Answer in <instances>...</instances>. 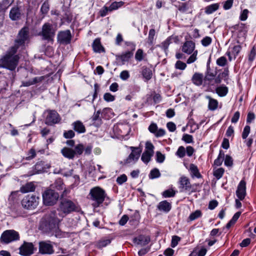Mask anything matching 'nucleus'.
Returning <instances> with one entry per match:
<instances>
[{
  "label": "nucleus",
  "mask_w": 256,
  "mask_h": 256,
  "mask_svg": "<svg viewBox=\"0 0 256 256\" xmlns=\"http://www.w3.org/2000/svg\"><path fill=\"white\" fill-rule=\"evenodd\" d=\"M92 47L93 50L95 52L101 53L105 52L104 48L102 46L100 38H96L94 40Z\"/></svg>",
  "instance_id": "26"
},
{
  "label": "nucleus",
  "mask_w": 256,
  "mask_h": 256,
  "mask_svg": "<svg viewBox=\"0 0 256 256\" xmlns=\"http://www.w3.org/2000/svg\"><path fill=\"white\" fill-rule=\"evenodd\" d=\"M10 4V0H2L0 2V12L6 11Z\"/></svg>",
  "instance_id": "50"
},
{
  "label": "nucleus",
  "mask_w": 256,
  "mask_h": 256,
  "mask_svg": "<svg viewBox=\"0 0 256 256\" xmlns=\"http://www.w3.org/2000/svg\"><path fill=\"white\" fill-rule=\"evenodd\" d=\"M196 44L192 40H186L181 46L182 51L187 54H192L195 50Z\"/></svg>",
  "instance_id": "19"
},
{
  "label": "nucleus",
  "mask_w": 256,
  "mask_h": 256,
  "mask_svg": "<svg viewBox=\"0 0 256 256\" xmlns=\"http://www.w3.org/2000/svg\"><path fill=\"white\" fill-rule=\"evenodd\" d=\"M40 198L34 194L25 196L22 200V206L28 210L35 208L38 205Z\"/></svg>",
  "instance_id": "8"
},
{
  "label": "nucleus",
  "mask_w": 256,
  "mask_h": 256,
  "mask_svg": "<svg viewBox=\"0 0 256 256\" xmlns=\"http://www.w3.org/2000/svg\"><path fill=\"white\" fill-rule=\"evenodd\" d=\"M29 30L28 27H24L19 32L15 42L22 46H24L26 42L29 39Z\"/></svg>",
  "instance_id": "12"
},
{
  "label": "nucleus",
  "mask_w": 256,
  "mask_h": 256,
  "mask_svg": "<svg viewBox=\"0 0 256 256\" xmlns=\"http://www.w3.org/2000/svg\"><path fill=\"white\" fill-rule=\"evenodd\" d=\"M59 194L52 190H47L42 194L43 202L46 206H53L58 200Z\"/></svg>",
  "instance_id": "7"
},
{
  "label": "nucleus",
  "mask_w": 256,
  "mask_h": 256,
  "mask_svg": "<svg viewBox=\"0 0 256 256\" xmlns=\"http://www.w3.org/2000/svg\"><path fill=\"white\" fill-rule=\"evenodd\" d=\"M124 4L123 2H112L109 7L110 12H112L113 10H115L122 7Z\"/></svg>",
  "instance_id": "45"
},
{
  "label": "nucleus",
  "mask_w": 256,
  "mask_h": 256,
  "mask_svg": "<svg viewBox=\"0 0 256 256\" xmlns=\"http://www.w3.org/2000/svg\"><path fill=\"white\" fill-rule=\"evenodd\" d=\"M216 72L214 73L210 70V66L207 67V70L204 77V83L211 86H214L216 83Z\"/></svg>",
  "instance_id": "17"
},
{
  "label": "nucleus",
  "mask_w": 256,
  "mask_h": 256,
  "mask_svg": "<svg viewBox=\"0 0 256 256\" xmlns=\"http://www.w3.org/2000/svg\"><path fill=\"white\" fill-rule=\"evenodd\" d=\"M149 131L154 134V136L158 138L161 137L165 135L166 131L164 129H158L157 124L155 123H152L148 128Z\"/></svg>",
  "instance_id": "21"
},
{
  "label": "nucleus",
  "mask_w": 256,
  "mask_h": 256,
  "mask_svg": "<svg viewBox=\"0 0 256 256\" xmlns=\"http://www.w3.org/2000/svg\"><path fill=\"white\" fill-rule=\"evenodd\" d=\"M53 188L58 190H62L64 188V184L61 178H58L56 180L54 184L52 185Z\"/></svg>",
  "instance_id": "37"
},
{
  "label": "nucleus",
  "mask_w": 256,
  "mask_h": 256,
  "mask_svg": "<svg viewBox=\"0 0 256 256\" xmlns=\"http://www.w3.org/2000/svg\"><path fill=\"white\" fill-rule=\"evenodd\" d=\"M81 208L79 204L75 202L68 198L61 200L58 210V215L62 218L74 212H79Z\"/></svg>",
  "instance_id": "2"
},
{
  "label": "nucleus",
  "mask_w": 256,
  "mask_h": 256,
  "mask_svg": "<svg viewBox=\"0 0 256 256\" xmlns=\"http://www.w3.org/2000/svg\"><path fill=\"white\" fill-rule=\"evenodd\" d=\"M84 150V146L82 144H78L75 146L74 152L76 155H81Z\"/></svg>",
  "instance_id": "55"
},
{
  "label": "nucleus",
  "mask_w": 256,
  "mask_h": 256,
  "mask_svg": "<svg viewBox=\"0 0 256 256\" xmlns=\"http://www.w3.org/2000/svg\"><path fill=\"white\" fill-rule=\"evenodd\" d=\"M206 99L208 100V108L210 110H214L218 107V102L209 96H206Z\"/></svg>",
  "instance_id": "33"
},
{
  "label": "nucleus",
  "mask_w": 256,
  "mask_h": 256,
  "mask_svg": "<svg viewBox=\"0 0 256 256\" xmlns=\"http://www.w3.org/2000/svg\"><path fill=\"white\" fill-rule=\"evenodd\" d=\"M20 238L18 232L14 230H8L4 231L0 238V242L3 244H8Z\"/></svg>",
  "instance_id": "6"
},
{
  "label": "nucleus",
  "mask_w": 256,
  "mask_h": 256,
  "mask_svg": "<svg viewBox=\"0 0 256 256\" xmlns=\"http://www.w3.org/2000/svg\"><path fill=\"white\" fill-rule=\"evenodd\" d=\"M224 170L223 168H219L217 169L214 172V176L218 180H219L222 176L224 174Z\"/></svg>",
  "instance_id": "57"
},
{
  "label": "nucleus",
  "mask_w": 256,
  "mask_h": 256,
  "mask_svg": "<svg viewBox=\"0 0 256 256\" xmlns=\"http://www.w3.org/2000/svg\"><path fill=\"white\" fill-rule=\"evenodd\" d=\"M218 4H214L206 7L205 12L210 14L217 10L219 8Z\"/></svg>",
  "instance_id": "38"
},
{
  "label": "nucleus",
  "mask_w": 256,
  "mask_h": 256,
  "mask_svg": "<svg viewBox=\"0 0 256 256\" xmlns=\"http://www.w3.org/2000/svg\"><path fill=\"white\" fill-rule=\"evenodd\" d=\"M50 167V164H46L44 161H38L34 166L32 172H29L28 175L32 176L36 174L41 173L46 171Z\"/></svg>",
  "instance_id": "14"
},
{
  "label": "nucleus",
  "mask_w": 256,
  "mask_h": 256,
  "mask_svg": "<svg viewBox=\"0 0 256 256\" xmlns=\"http://www.w3.org/2000/svg\"><path fill=\"white\" fill-rule=\"evenodd\" d=\"M72 36L70 30H67L58 32L57 36L58 42L62 44L66 45L71 42Z\"/></svg>",
  "instance_id": "11"
},
{
  "label": "nucleus",
  "mask_w": 256,
  "mask_h": 256,
  "mask_svg": "<svg viewBox=\"0 0 256 256\" xmlns=\"http://www.w3.org/2000/svg\"><path fill=\"white\" fill-rule=\"evenodd\" d=\"M150 241V238L144 235H140L133 239V242L137 245L144 246L148 244Z\"/></svg>",
  "instance_id": "24"
},
{
  "label": "nucleus",
  "mask_w": 256,
  "mask_h": 256,
  "mask_svg": "<svg viewBox=\"0 0 256 256\" xmlns=\"http://www.w3.org/2000/svg\"><path fill=\"white\" fill-rule=\"evenodd\" d=\"M188 170L190 172L191 177L192 178H202V175L200 174L198 166L194 164H190Z\"/></svg>",
  "instance_id": "27"
},
{
  "label": "nucleus",
  "mask_w": 256,
  "mask_h": 256,
  "mask_svg": "<svg viewBox=\"0 0 256 256\" xmlns=\"http://www.w3.org/2000/svg\"><path fill=\"white\" fill-rule=\"evenodd\" d=\"M171 208L170 204L166 200L160 202L157 206V208L159 210L166 212H168L170 210Z\"/></svg>",
  "instance_id": "31"
},
{
  "label": "nucleus",
  "mask_w": 256,
  "mask_h": 256,
  "mask_svg": "<svg viewBox=\"0 0 256 256\" xmlns=\"http://www.w3.org/2000/svg\"><path fill=\"white\" fill-rule=\"evenodd\" d=\"M111 242V240L110 239L100 240L96 243V246L99 249L102 248L106 246Z\"/></svg>",
  "instance_id": "41"
},
{
  "label": "nucleus",
  "mask_w": 256,
  "mask_h": 256,
  "mask_svg": "<svg viewBox=\"0 0 256 256\" xmlns=\"http://www.w3.org/2000/svg\"><path fill=\"white\" fill-rule=\"evenodd\" d=\"M216 94L221 97L226 96L228 92V88L226 86H220L216 88Z\"/></svg>",
  "instance_id": "39"
},
{
  "label": "nucleus",
  "mask_w": 256,
  "mask_h": 256,
  "mask_svg": "<svg viewBox=\"0 0 256 256\" xmlns=\"http://www.w3.org/2000/svg\"><path fill=\"white\" fill-rule=\"evenodd\" d=\"M35 186L32 182H28L23 185L20 188V191L22 193H26L34 191Z\"/></svg>",
  "instance_id": "32"
},
{
  "label": "nucleus",
  "mask_w": 256,
  "mask_h": 256,
  "mask_svg": "<svg viewBox=\"0 0 256 256\" xmlns=\"http://www.w3.org/2000/svg\"><path fill=\"white\" fill-rule=\"evenodd\" d=\"M202 216V212L200 210H196L195 212L190 214V216L188 218V221L191 222L193 221L200 217Z\"/></svg>",
  "instance_id": "44"
},
{
  "label": "nucleus",
  "mask_w": 256,
  "mask_h": 256,
  "mask_svg": "<svg viewBox=\"0 0 256 256\" xmlns=\"http://www.w3.org/2000/svg\"><path fill=\"white\" fill-rule=\"evenodd\" d=\"M12 214L14 217L20 216L22 215V208L20 206L14 208L12 210Z\"/></svg>",
  "instance_id": "63"
},
{
  "label": "nucleus",
  "mask_w": 256,
  "mask_h": 256,
  "mask_svg": "<svg viewBox=\"0 0 256 256\" xmlns=\"http://www.w3.org/2000/svg\"><path fill=\"white\" fill-rule=\"evenodd\" d=\"M22 14L20 8L18 6L12 8L10 12L9 17L12 20L15 21L20 19Z\"/></svg>",
  "instance_id": "23"
},
{
  "label": "nucleus",
  "mask_w": 256,
  "mask_h": 256,
  "mask_svg": "<svg viewBox=\"0 0 256 256\" xmlns=\"http://www.w3.org/2000/svg\"><path fill=\"white\" fill-rule=\"evenodd\" d=\"M180 184V188L182 191L188 192L190 194L196 192V184H191L190 180L188 178L185 176H181L179 180Z\"/></svg>",
  "instance_id": "9"
},
{
  "label": "nucleus",
  "mask_w": 256,
  "mask_h": 256,
  "mask_svg": "<svg viewBox=\"0 0 256 256\" xmlns=\"http://www.w3.org/2000/svg\"><path fill=\"white\" fill-rule=\"evenodd\" d=\"M241 50L242 46L240 44H237L234 46L230 48L228 50H230L232 54L234 56V58H235L236 56L238 54Z\"/></svg>",
  "instance_id": "42"
},
{
  "label": "nucleus",
  "mask_w": 256,
  "mask_h": 256,
  "mask_svg": "<svg viewBox=\"0 0 256 256\" xmlns=\"http://www.w3.org/2000/svg\"><path fill=\"white\" fill-rule=\"evenodd\" d=\"M104 99L107 102H113L115 100V96L110 93L106 92L104 95Z\"/></svg>",
  "instance_id": "64"
},
{
  "label": "nucleus",
  "mask_w": 256,
  "mask_h": 256,
  "mask_svg": "<svg viewBox=\"0 0 256 256\" xmlns=\"http://www.w3.org/2000/svg\"><path fill=\"white\" fill-rule=\"evenodd\" d=\"M39 252L43 254H51L54 252L52 245L50 241H42L39 242Z\"/></svg>",
  "instance_id": "15"
},
{
  "label": "nucleus",
  "mask_w": 256,
  "mask_h": 256,
  "mask_svg": "<svg viewBox=\"0 0 256 256\" xmlns=\"http://www.w3.org/2000/svg\"><path fill=\"white\" fill-rule=\"evenodd\" d=\"M154 146L150 142H146V150L144 152H149V153L154 154Z\"/></svg>",
  "instance_id": "60"
},
{
  "label": "nucleus",
  "mask_w": 256,
  "mask_h": 256,
  "mask_svg": "<svg viewBox=\"0 0 256 256\" xmlns=\"http://www.w3.org/2000/svg\"><path fill=\"white\" fill-rule=\"evenodd\" d=\"M191 80L194 85L201 86L204 82V75L202 73L196 72L192 76Z\"/></svg>",
  "instance_id": "22"
},
{
  "label": "nucleus",
  "mask_w": 256,
  "mask_h": 256,
  "mask_svg": "<svg viewBox=\"0 0 256 256\" xmlns=\"http://www.w3.org/2000/svg\"><path fill=\"white\" fill-rule=\"evenodd\" d=\"M216 64L220 66L224 67L227 65L228 60L225 56H222L216 60Z\"/></svg>",
  "instance_id": "48"
},
{
  "label": "nucleus",
  "mask_w": 256,
  "mask_h": 256,
  "mask_svg": "<svg viewBox=\"0 0 256 256\" xmlns=\"http://www.w3.org/2000/svg\"><path fill=\"white\" fill-rule=\"evenodd\" d=\"M191 8V4L188 2H183L178 8V10L182 13L187 12Z\"/></svg>",
  "instance_id": "43"
},
{
  "label": "nucleus",
  "mask_w": 256,
  "mask_h": 256,
  "mask_svg": "<svg viewBox=\"0 0 256 256\" xmlns=\"http://www.w3.org/2000/svg\"><path fill=\"white\" fill-rule=\"evenodd\" d=\"M176 194V192L172 189H168L164 190L162 193V196L164 198H171L174 197Z\"/></svg>",
  "instance_id": "54"
},
{
  "label": "nucleus",
  "mask_w": 256,
  "mask_h": 256,
  "mask_svg": "<svg viewBox=\"0 0 256 256\" xmlns=\"http://www.w3.org/2000/svg\"><path fill=\"white\" fill-rule=\"evenodd\" d=\"M172 37L170 36L161 44L162 47L164 51L168 49L169 45L172 43Z\"/></svg>",
  "instance_id": "58"
},
{
  "label": "nucleus",
  "mask_w": 256,
  "mask_h": 256,
  "mask_svg": "<svg viewBox=\"0 0 256 256\" xmlns=\"http://www.w3.org/2000/svg\"><path fill=\"white\" fill-rule=\"evenodd\" d=\"M61 220L58 218L56 210L50 211L42 218L39 229L44 233L50 234L56 237L60 236L61 234L59 225Z\"/></svg>",
  "instance_id": "1"
},
{
  "label": "nucleus",
  "mask_w": 256,
  "mask_h": 256,
  "mask_svg": "<svg viewBox=\"0 0 256 256\" xmlns=\"http://www.w3.org/2000/svg\"><path fill=\"white\" fill-rule=\"evenodd\" d=\"M130 148L132 150V152L124 160V164H126L131 162L132 160H138L142 150V148L140 147L131 146Z\"/></svg>",
  "instance_id": "16"
},
{
  "label": "nucleus",
  "mask_w": 256,
  "mask_h": 256,
  "mask_svg": "<svg viewBox=\"0 0 256 256\" xmlns=\"http://www.w3.org/2000/svg\"><path fill=\"white\" fill-rule=\"evenodd\" d=\"M176 155L180 158H182L186 155V149L183 146H180L176 152Z\"/></svg>",
  "instance_id": "59"
},
{
  "label": "nucleus",
  "mask_w": 256,
  "mask_h": 256,
  "mask_svg": "<svg viewBox=\"0 0 256 256\" xmlns=\"http://www.w3.org/2000/svg\"><path fill=\"white\" fill-rule=\"evenodd\" d=\"M241 214V212H236L232 216V218L226 224V228L228 229L231 226H234L236 221L238 220V218H240V216Z\"/></svg>",
  "instance_id": "36"
},
{
  "label": "nucleus",
  "mask_w": 256,
  "mask_h": 256,
  "mask_svg": "<svg viewBox=\"0 0 256 256\" xmlns=\"http://www.w3.org/2000/svg\"><path fill=\"white\" fill-rule=\"evenodd\" d=\"M50 9V6L49 4V2L48 0H46L42 4L40 12L42 15V18H44L46 14H48Z\"/></svg>",
  "instance_id": "35"
},
{
  "label": "nucleus",
  "mask_w": 256,
  "mask_h": 256,
  "mask_svg": "<svg viewBox=\"0 0 256 256\" xmlns=\"http://www.w3.org/2000/svg\"><path fill=\"white\" fill-rule=\"evenodd\" d=\"M140 72L143 78L144 79V81L147 82L152 78V72L150 68L144 66L141 68Z\"/></svg>",
  "instance_id": "25"
},
{
  "label": "nucleus",
  "mask_w": 256,
  "mask_h": 256,
  "mask_svg": "<svg viewBox=\"0 0 256 256\" xmlns=\"http://www.w3.org/2000/svg\"><path fill=\"white\" fill-rule=\"evenodd\" d=\"M224 165L228 167H232L233 166V159L230 155H224Z\"/></svg>",
  "instance_id": "51"
},
{
  "label": "nucleus",
  "mask_w": 256,
  "mask_h": 256,
  "mask_svg": "<svg viewBox=\"0 0 256 256\" xmlns=\"http://www.w3.org/2000/svg\"><path fill=\"white\" fill-rule=\"evenodd\" d=\"M256 57V48L254 46L250 50L248 55V60L250 62H252Z\"/></svg>",
  "instance_id": "53"
},
{
  "label": "nucleus",
  "mask_w": 256,
  "mask_h": 256,
  "mask_svg": "<svg viewBox=\"0 0 256 256\" xmlns=\"http://www.w3.org/2000/svg\"><path fill=\"white\" fill-rule=\"evenodd\" d=\"M236 195L240 200H242L246 195V182L241 180L238 184L236 190Z\"/></svg>",
  "instance_id": "20"
},
{
  "label": "nucleus",
  "mask_w": 256,
  "mask_h": 256,
  "mask_svg": "<svg viewBox=\"0 0 256 256\" xmlns=\"http://www.w3.org/2000/svg\"><path fill=\"white\" fill-rule=\"evenodd\" d=\"M186 67V64L180 60H178L175 64V68L176 69L184 70Z\"/></svg>",
  "instance_id": "61"
},
{
  "label": "nucleus",
  "mask_w": 256,
  "mask_h": 256,
  "mask_svg": "<svg viewBox=\"0 0 256 256\" xmlns=\"http://www.w3.org/2000/svg\"><path fill=\"white\" fill-rule=\"evenodd\" d=\"M35 250L32 242H24L19 248V254L23 256H30L34 253Z\"/></svg>",
  "instance_id": "13"
},
{
  "label": "nucleus",
  "mask_w": 256,
  "mask_h": 256,
  "mask_svg": "<svg viewBox=\"0 0 256 256\" xmlns=\"http://www.w3.org/2000/svg\"><path fill=\"white\" fill-rule=\"evenodd\" d=\"M152 154L149 153L148 152H144L142 154L141 160L145 164H148L150 160Z\"/></svg>",
  "instance_id": "46"
},
{
  "label": "nucleus",
  "mask_w": 256,
  "mask_h": 256,
  "mask_svg": "<svg viewBox=\"0 0 256 256\" xmlns=\"http://www.w3.org/2000/svg\"><path fill=\"white\" fill-rule=\"evenodd\" d=\"M100 110H98L94 114L91 118L93 122V124H94L96 126H100L102 122L101 118L100 116Z\"/></svg>",
  "instance_id": "34"
},
{
  "label": "nucleus",
  "mask_w": 256,
  "mask_h": 256,
  "mask_svg": "<svg viewBox=\"0 0 256 256\" xmlns=\"http://www.w3.org/2000/svg\"><path fill=\"white\" fill-rule=\"evenodd\" d=\"M36 156V150L34 148H31L28 152L26 156L24 159L26 160H30L34 158Z\"/></svg>",
  "instance_id": "47"
},
{
  "label": "nucleus",
  "mask_w": 256,
  "mask_h": 256,
  "mask_svg": "<svg viewBox=\"0 0 256 256\" xmlns=\"http://www.w3.org/2000/svg\"><path fill=\"white\" fill-rule=\"evenodd\" d=\"M61 154L66 158L69 160H73L75 157L74 150L68 148L64 147L61 150Z\"/></svg>",
  "instance_id": "28"
},
{
  "label": "nucleus",
  "mask_w": 256,
  "mask_h": 256,
  "mask_svg": "<svg viewBox=\"0 0 256 256\" xmlns=\"http://www.w3.org/2000/svg\"><path fill=\"white\" fill-rule=\"evenodd\" d=\"M61 118L59 114L54 110H48V114L45 119V124L48 126H53L59 123Z\"/></svg>",
  "instance_id": "10"
},
{
  "label": "nucleus",
  "mask_w": 256,
  "mask_h": 256,
  "mask_svg": "<svg viewBox=\"0 0 256 256\" xmlns=\"http://www.w3.org/2000/svg\"><path fill=\"white\" fill-rule=\"evenodd\" d=\"M212 38L208 36L204 38L201 40V43L204 46H208L212 43Z\"/></svg>",
  "instance_id": "62"
},
{
  "label": "nucleus",
  "mask_w": 256,
  "mask_h": 256,
  "mask_svg": "<svg viewBox=\"0 0 256 256\" xmlns=\"http://www.w3.org/2000/svg\"><path fill=\"white\" fill-rule=\"evenodd\" d=\"M89 199L92 201L94 208L99 207L104 202L106 194L104 190L98 186L92 188L90 192Z\"/></svg>",
  "instance_id": "3"
},
{
  "label": "nucleus",
  "mask_w": 256,
  "mask_h": 256,
  "mask_svg": "<svg viewBox=\"0 0 256 256\" xmlns=\"http://www.w3.org/2000/svg\"><path fill=\"white\" fill-rule=\"evenodd\" d=\"M229 70L228 66L224 68V70L220 72L216 77V83L220 84L222 80H227L228 78Z\"/></svg>",
  "instance_id": "29"
},
{
  "label": "nucleus",
  "mask_w": 256,
  "mask_h": 256,
  "mask_svg": "<svg viewBox=\"0 0 256 256\" xmlns=\"http://www.w3.org/2000/svg\"><path fill=\"white\" fill-rule=\"evenodd\" d=\"M55 33L56 30L53 26L50 23L46 22L42 26V31L39 35L42 36L43 40L53 42Z\"/></svg>",
  "instance_id": "5"
},
{
  "label": "nucleus",
  "mask_w": 256,
  "mask_h": 256,
  "mask_svg": "<svg viewBox=\"0 0 256 256\" xmlns=\"http://www.w3.org/2000/svg\"><path fill=\"white\" fill-rule=\"evenodd\" d=\"M145 55L142 49H138L135 54V59L137 61L140 62L144 59Z\"/></svg>",
  "instance_id": "49"
},
{
  "label": "nucleus",
  "mask_w": 256,
  "mask_h": 256,
  "mask_svg": "<svg viewBox=\"0 0 256 256\" xmlns=\"http://www.w3.org/2000/svg\"><path fill=\"white\" fill-rule=\"evenodd\" d=\"M134 52L132 51H127L121 54L116 56V60L120 65H124L129 62L133 56Z\"/></svg>",
  "instance_id": "18"
},
{
  "label": "nucleus",
  "mask_w": 256,
  "mask_h": 256,
  "mask_svg": "<svg viewBox=\"0 0 256 256\" xmlns=\"http://www.w3.org/2000/svg\"><path fill=\"white\" fill-rule=\"evenodd\" d=\"M19 59L18 55L6 54L0 59V64L3 68L14 71L18 64Z\"/></svg>",
  "instance_id": "4"
},
{
  "label": "nucleus",
  "mask_w": 256,
  "mask_h": 256,
  "mask_svg": "<svg viewBox=\"0 0 256 256\" xmlns=\"http://www.w3.org/2000/svg\"><path fill=\"white\" fill-rule=\"evenodd\" d=\"M224 158V153L222 150H220L218 158L214 161V164L216 166L222 165Z\"/></svg>",
  "instance_id": "40"
},
{
  "label": "nucleus",
  "mask_w": 256,
  "mask_h": 256,
  "mask_svg": "<svg viewBox=\"0 0 256 256\" xmlns=\"http://www.w3.org/2000/svg\"><path fill=\"white\" fill-rule=\"evenodd\" d=\"M74 130L78 133H84L86 131V128L82 122L80 120H77L72 123Z\"/></svg>",
  "instance_id": "30"
},
{
  "label": "nucleus",
  "mask_w": 256,
  "mask_h": 256,
  "mask_svg": "<svg viewBox=\"0 0 256 256\" xmlns=\"http://www.w3.org/2000/svg\"><path fill=\"white\" fill-rule=\"evenodd\" d=\"M160 174L159 170L155 168L150 171L149 174V178L150 179H154L160 177Z\"/></svg>",
  "instance_id": "52"
},
{
  "label": "nucleus",
  "mask_w": 256,
  "mask_h": 256,
  "mask_svg": "<svg viewBox=\"0 0 256 256\" xmlns=\"http://www.w3.org/2000/svg\"><path fill=\"white\" fill-rule=\"evenodd\" d=\"M198 53V50H194L187 60L186 63L190 64L194 62L197 59Z\"/></svg>",
  "instance_id": "56"
}]
</instances>
